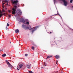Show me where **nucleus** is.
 Wrapping results in <instances>:
<instances>
[{"label":"nucleus","instance_id":"obj_1","mask_svg":"<svg viewBox=\"0 0 73 73\" xmlns=\"http://www.w3.org/2000/svg\"><path fill=\"white\" fill-rule=\"evenodd\" d=\"M22 27H23V28H24V29L25 30L27 29H29V30L33 29L32 31V33H33L35 31H36V30H37V28H38V26H37L33 28H31V26H30L29 27H26V25H22Z\"/></svg>","mask_w":73,"mask_h":73},{"label":"nucleus","instance_id":"obj_2","mask_svg":"<svg viewBox=\"0 0 73 73\" xmlns=\"http://www.w3.org/2000/svg\"><path fill=\"white\" fill-rule=\"evenodd\" d=\"M17 8V6L15 5L14 6V8L12 9V13L13 15H15L16 13V11Z\"/></svg>","mask_w":73,"mask_h":73},{"label":"nucleus","instance_id":"obj_3","mask_svg":"<svg viewBox=\"0 0 73 73\" xmlns=\"http://www.w3.org/2000/svg\"><path fill=\"white\" fill-rule=\"evenodd\" d=\"M27 21L28 20L27 19L25 20L24 19L22 18L20 20V22H21V23H23L25 24H26V23H25V22H26V21Z\"/></svg>","mask_w":73,"mask_h":73},{"label":"nucleus","instance_id":"obj_4","mask_svg":"<svg viewBox=\"0 0 73 73\" xmlns=\"http://www.w3.org/2000/svg\"><path fill=\"white\" fill-rule=\"evenodd\" d=\"M60 1H62L63 2H64V6H67V4H68V2L66 1L65 0H59Z\"/></svg>","mask_w":73,"mask_h":73},{"label":"nucleus","instance_id":"obj_5","mask_svg":"<svg viewBox=\"0 0 73 73\" xmlns=\"http://www.w3.org/2000/svg\"><path fill=\"white\" fill-rule=\"evenodd\" d=\"M11 1H12V4H17L19 3V1L18 0H15L13 1V0H12Z\"/></svg>","mask_w":73,"mask_h":73},{"label":"nucleus","instance_id":"obj_6","mask_svg":"<svg viewBox=\"0 0 73 73\" xmlns=\"http://www.w3.org/2000/svg\"><path fill=\"white\" fill-rule=\"evenodd\" d=\"M6 62L7 64H8L9 67H12V65H11V64H10V63H9L8 61L6 60Z\"/></svg>","mask_w":73,"mask_h":73},{"label":"nucleus","instance_id":"obj_7","mask_svg":"<svg viewBox=\"0 0 73 73\" xmlns=\"http://www.w3.org/2000/svg\"><path fill=\"white\" fill-rule=\"evenodd\" d=\"M18 12L19 15H22V12H21V11L20 9H18Z\"/></svg>","mask_w":73,"mask_h":73},{"label":"nucleus","instance_id":"obj_8","mask_svg":"<svg viewBox=\"0 0 73 73\" xmlns=\"http://www.w3.org/2000/svg\"><path fill=\"white\" fill-rule=\"evenodd\" d=\"M26 65H27V67L28 68V69L30 68V66H31V64H27Z\"/></svg>","mask_w":73,"mask_h":73},{"label":"nucleus","instance_id":"obj_9","mask_svg":"<svg viewBox=\"0 0 73 73\" xmlns=\"http://www.w3.org/2000/svg\"><path fill=\"white\" fill-rule=\"evenodd\" d=\"M23 66V65L22 64H21L19 66V68H22Z\"/></svg>","mask_w":73,"mask_h":73},{"label":"nucleus","instance_id":"obj_10","mask_svg":"<svg viewBox=\"0 0 73 73\" xmlns=\"http://www.w3.org/2000/svg\"><path fill=\"white\" fill-rule=\"evenodd\" d=\"M55 58H57V59H58L60 58V56H59L58 55H56L55 56Z\"/></svg>","mask_w":73,"mask_h":73},{"label":"nucleus","instance_id":"obj_11","mask_svg":"<svg viewBox=\"0 0 73 73\" xmlns=\"http://www.w3.org/2000/svg\"><path fill=\"white\" fill-rule=\"evenodd\" d=\"M5 4V2H4V1H3L2 2V5L3 7H4V5Z\"/></svg>","mask_w":73,"mask_h":73},{"label":"nucleus","instance_id":"obj_12","mask_svg":"<svg viewBox=\"0 0 73 73\" xmlns=\"http://www.w3.org/2000/svg\"><path fill=\"white\" fill-rule=\"evenodd\" d=\"M15 33H19V30L18 29L15 30Z\"/></svg>","mask_w":73,"mask_h":73},{"label":"nucleus","instance_id":"obj_13","mask_svg":"<svg viewBox=\"0 0 73 73\" xmlns=\"http://www.w3.org/2000/svg\"><path fill=\"white\" fill-rule=\"evenodd\" d=\"M28 20H27V21H26L25 23H26V24H27V25H29V22H28Z\"/></svg>","mask_w":73,"mask_h":73},{"label":"nucleus","instance_id":"obj_14","mask_svg":"<svg viewBox=\"0 0 73 73\" xmlns=\"http://www.w3.org/2000/svg\"><path fill=\"white\" fill-rule=\"evenodd\" d=\"M52 57V56H51V55L50 56H49L47 57L46 59H47V58H50Z\"/></svg>","mask_w":73,"mask_h":73},{"label":"nucleus","instance_id":"obj_15","mask_svg":"<svg viewBox=\"0 0 73 73\" xmlns=\"http://www.w3.org/2000/svg\"><path fill=\"white\" fill-rule=\"evenodd\" d=\"M7 56V55L5 54H3L2 55V57H5Z\"/></svg>","mask_w":73,"mask_h":73},{"label":"nucleus","instance_id":"obj_16","mask_svg":"<svg viewBox=\"0 0 73 73\" xmlns=\"http://www.w3.org/2000/svg\"><path fill=\"white\" fill-rule=\"evenodd\" d=\"M4 1V2L5 3H8V1H7V0H5Z\"/></svg>","mask_w":73,"mask_h":73},{"label":"nucleus","instance_id":"obj_17","mask_svg":"<svg viewBox=\"0 0 73 73\" xmlns=\"http://www.w3.org/2000/svg\"><path fill=\"white\" fill-rule=\"evenodd\" d=\"M2 16H3V14H0V18L1 17H2Z\"/></svg>","mask_w":73,"mask_h":73},{"label":"nucleus","instance_id":"obj_18","mask_svg":"<svg viewBox=\"0 0 73 73\" xmlns=\"http://www.w3.org/2000/svg\"><path fill=\"white\" fill-rule=\"evenodd\" d=\"M32 49H33V50H35V48H34V47H33V46L32 47Z\"/></svg>","mask_w":73,"mask_h":73},{"label":"nucleus","instance_id":"obj_19","mask_svg":"<svg viewBox=\"0 0 73 73\" xmlns=\"http://www.w3.org/2000/svg\"><path fill=\"white\" fill-rule=\"evenodd\" d=\"M7 27H9V24H8V23H7Z\"/></svg>","mask_w":73,"mask_h":73},{"label":"nucleus","instance_id":"obj_20","mask_svg":"<svg viewBox=\"0 0 73 73\" xmlns=\"http://www.w3.org/2000/svg\"><path fill=\"white\" fill-rule=\"evenodd\" d=\"M17 70H19L20 69L19 67L17 68Z\"/></svg>","mask_w":73,"mask_h":73},{"label":"nucleus","instance_id":"obj_21","mask_svg":"<svg viewBox=\"0 0 73 73\" xmlns=\"http://www.w3.org/2000/svg\"><path fill=\"white\" fill-rule=\"evenodd\" d=\"M2 12H5V10L4 9H2Z\"/></svg>","mask_w":73,"mask_h":73},{"label":"nucleus","instance_id":"obj_22","mask_svg":"<svg viewBox=\"0 0 73 73\" xmlns=\"http://www.w3.org/2000/svg\"><path fill=\"white\" fill-rule=\"evenodd\" d=\"M29 73H33L32 71H29Z\"/></svg>","mask_w":73,"mask_h":73},{"label":"nucleus","instance_id":"obj_23","mask_svg":"<svg viewBox=\"0 0 73 73\" xmlns=\"http://www.w3.org/2000/svg\"><path fill=\"white\" fill-rule=\"evenodd\" d=\"M72 2H73V1H72V0H71L70 1V3H72Z\"/></svg>","mask_w":73,"mask_h":73},{"label":"nucleus","instance_id":"obj_24","mask_svg":"<svg viewBox=\"0 0 73 73\" xmlns=\"http://www.w3.org/2000/svg\"><path fill=\"white\" fill-rule=\"evenodd\" d=\"M25 56H28V54H26L25 55Z\"/></svg>","mask_w":73,"mask_h":73},{"label":"nucleus","instance_id":"obj_25","mask_svg":"<svg viewBox=\"0 0 73 73\" xmlns=\"http://www.w3.org/2000/svg\"><path fill=\"white\" fill-rule=\"evenodd\" d=\"M6 30H7V29H8V27H6Z\"/></svg>","mask_w":73,"mask_h":73},{"label":"nucleus","instance_id":"obj_26","mask_svg":"<svg viewBox=\"0 0 73 73\" xmlns=\"http://www.w3.org/2000/svg\"><path fill=\"white\" fill-rule=\"evenodd\" d=\"M54 3H55V2H56V0H54Z\"/></svg>","mask_w":73,"mask_h":73},{"label":"nucleus","instance_id":"obj_27","mask_svg":"<svg viewBox=\"0 0 73 73\" xmlns=\"http://www.w3.org/2000/svg\"><path fill=\"white\" fill-rule=\"evenodd\" d=\"M0 51L1 52H3V50H0Z\"/></svg>","mask_w":73,"mask_h":73},{"label":"nucleus","instance_id":"obj_28","mask_svg":"<svg viewBox=\"0 0 73 73\" xmlns=\"http://www.w3.org/2000/svg\"><path fill=\"white\" fill-rule=\"evenodd\" d=\"M46 64H44V66H46Z\"/></svg>","mask_w":73,"mask_h":73},{"label":"nucleus","instance_id":"obj_29","mask_svg":"<svg viewBox=\"0 0 73 73\" xmlns=\"http://www.w3.org/2000/svg\"><path fill=\"white\" fill-rule=\"evenodd\" d=\"M9 12H11V11H10V10H9Z\"/></svg>","mask_w":73,"mask_h":73},{"label":"nucleus","instance_id":"obj_30","mask_svg":"<svg viewBox=\"0 0 73 73\" xmlns=\"http://www.w3.org/2000/svg\"><path fill=\"white\" fill-rule=\"evenodd\" d=\"M2 12H1V11H0V13H2Z\"/></svg>","mask_w":73,"mask_h":73},{"label":"nucleus","instance_id":"obj_31","mask_svg":"<svg viewBox=\"0 0 73 73\" xmlns=\"http://www.w3.org/2000/svg\"><path fill=\"white\" fill-rule=\"evenodd\" d=\"M11 15H9V17H11Z\"/></svg>","mask_w":73,"mask_h":73},{"label":"nucleus","instance_id":"obj_32","mask_svg":"<svg viewBox=\"0 0 73 73\" xmlns=\"http://www.w3.org/2000/svg\"><path fill=\"white\" fill-rule=\"evenodd\" d=\"M50 34L52 33V32H50Z\"/></svg>","mask_w":73,"mask_h":73},{"label":"nucleus","instance_id":"obj_33","mask_svg":"<svg viewBox=\"0 0 73 73\" xmlns=\"http://www.w3.org/2000/svg\"><path fill=\"white\" fill-rule=\"evenodd\" d=\"M56 64H57V62H56Z\"/></svg>","mask_w":73,"mask_h":73},{"label":"nucleus","instance_id":"obj_34","mask_svg":"<svg viewBox=\"0 0 73 73\" xmlns=\"http://www.w3.org/2000/svg\"><path fill=\"white\" fill-rule=\"evenodd\" d=\"M42 68H44L43 67H42Z\"/></svg>","mask_w":73,"mask_h":73},{"label":"nucleus","instance_id":"obj_35","mask_svg":"<svg viewBox=\"0 0 73 73\" xmlns=\"http://www.w3.org/2000/svg\"><path fill=\"white\" fill-rule=\"evenodd\" d=\"M10 43L11 44V42H10Z\"/></svg>","mask_w":73,"mask_h":73},{"label":"nucleus","instance_id":"obj_36","mask_svg":"<svg viewBox=\"0 0 73 73\" xmlns=\"http://www.w3.org/2000/svg\"><path fill=\"white\" fill-rule=\"evenodd\" d=\"M7 5H8V4L7 3Z\"/></svg>","mask_w":73,"mask_h":73}]
</instances>
